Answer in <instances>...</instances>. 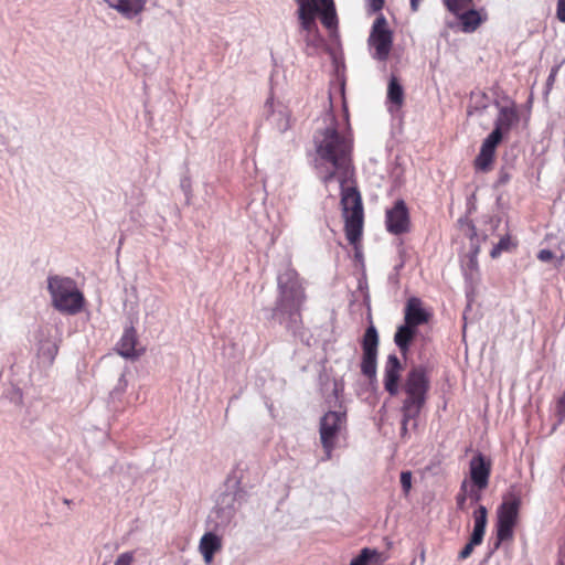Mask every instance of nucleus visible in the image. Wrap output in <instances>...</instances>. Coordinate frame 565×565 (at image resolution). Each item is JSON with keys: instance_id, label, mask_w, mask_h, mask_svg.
Returning <instances> with one entry per match:
<instances>
[{"instance_id": "b1692460", "label": "nucleus", "mask_w": 565, "mask_h": 565, "mask_svg": "<svg viewBox=\"0 0 565 565\" xmlns=\"http://www.w3.org/2000/svg\"><path fill=\"white\" fill-rule=\"evenodd\" d=\"M299 8H298V18H303V17H311V18H316V15L318 14V11L320 10V4L315 2L313 0L309 1V0H301V1H297Z\"/></svg>"}, {"instance_id": "f03ea898", "label": "nucleus", "mask_w": 565, "mask_h": 565, "mask_svg": "<svg viewBox=\"0 0 565 565\" xmlns=\"http://www.w3.org/2000/svg\"><path fill=\"white\" fill-rule=\"evenodd\" d=\"M315 143L318 157L339 170L340 177L353 174V139L350 134H342L332 125L316 136Z\"/></svg>"}, {"instance_id": "ddd939ff", "label": "nucleus", "mask_w": 565, "mask_h": 565, "mask_svg": "<svg viewBox=\"0 0 565 565\" xmlns=\"http://www.w3.org/2000/svg\"><path fill=\"white\" fill-rule=\"evenodd\" d=\"M499 106V114L494 121V129L498 130L503 137L511 128L520 120L519 111L514 103L510 105Z\"/></svg>"}, {"instance_id": "9d476101", "label": "nucleus", "mask_w": 565, "mask_h": 565, "mask_svg": "<svg viewBox=\"0 0 565 565\" xmlns=\"http://www.w3.org/2000/svg\"><path fill=\"white\" fill-rule=\"evenodd\" d=\"M385 226L387 232L394 235H403L411 231L409 210L404 200H397L386 210Z\"/></svg>"}, {"instance_id": "58836bf2", "label": "nucleus", "mask_w": 565, "mask_h": 565, "mask_svg": "<svg viewBox=\"0 0 565 565\" xmlns=\"http://www.w3.org/2000/svg\"><path fill=\"white\" fill-rule=\"evenodd\" d=\"M558 73V66H554L552 70H551V73L547 77V86H552L556 79V75Z\"/></svg>"}, {"instance_id": "c85d7f7f", "label": "nucleus", "mask_w": 565, "mask_h": 565, "mask_svg": "<svg viewBox=\"0 0 565 565\" xmlns=\"http://www.w3.org/2000/svg\"><path fill=\"white\" fill-rule=\"evenodd\" d=\"M468 501V481L463 480L460 484V489L456 495V504L457 509L460 511H466Z\"/></svg>"}, {"instance_id": "1a4fd4ad", "label": "nucleus", "mask_w": 565, "mask_h": 565, "mask_svg": "<svg viewBox=\"0 0 565 565\" xmlns=\"http://www.w3.org/2000/svg\"><path fill=\"white\" fill-rule=\"evenodd\" d=\"M379 334L376 328L371 324L364 332L362 339V362L361 372L372 379L376 375Z\"/></svg>"}, {"instance_id": "72a5a7b5", "label": "nucleus", "mask_w": 565, "mask_h": 565, "mask_svg": "<svg viewBox=\"0 0 565 565\" xmlns=\"http://www.w3.org/2000/svg\"><path fill=\"white\" fill-rule=\"evenodd\" d=\"M401 484L405 495H407L412 488V472L411 471H402L401 472Z\"/></svg>"}, {"instance_id": "cd10ccee", "label": "nucleus", "mask_w": 565, "mask_h": 565, "mask_svg": "<svg viewBox=\"0 0 565 565\" xmlns=\"http://www.w3.org/2000/svg\"><path fill=\"white\" fill-rule=\"evenodd\" d=\"M502 136L498 130H492V132L483 140L481 147L493 154H495L497 147L502 140Z\"/></svg>"}, {"instance_id": "7c9ffc66", "label": "nucleus", "mask_w": 565, "mask_h": 565, "mask_svg": "<svg viewBox=\"0 0 565 565\" xmlns=\"http://www.w3.org/2000/svg\"><path fill=\"white\" fill-rule=\"evenodd\" d=\"M298 19H299L301 30L305 31L308 36L311 34L318 33L316 18L303 17V18H298Z\"/></svg>"}, {"instance_id": "a878e982", "label": "nucleus", "mask_w": 565, "mask_h": 565, "mask_svg": "<svg viewBox=\"0 0 565 565\" xmlns=\"http://www.w3.org/2000/svg\"><path fill=\"white\" fill-rule=\"evenodd\" d=\"M516 242H513L509 235L500 238L499 243L492 248L490 255L492 258H497L502 252H509L515 248Z\"/></svg>"}, {"instance_id": "c756f323", "label": "nucleus", "mask_w": 565, "mask_h": 565, "mask_svg": "<svg viewBox=\"0 0 565 565\" xmlns=\"http://www.w3.org/2000/svg\"><path fill=\"white\" fill-rule=\"evenodd\" d=\"M482 542H483L482 539H477L476 540L473 535H470L468 543L460 551V553L458 555V558L461 559V561L468 558L472 554L475 547L479 546L480 544H482Z\"/></svg>"}, {"instance_id": "f3484780", "label": "nucleus", "mask_w": 565, "mask_h": 565, "mask_svg": "<svg viewBox=\"0 0 565 565\" xmlns=\"http://www.w3.org/2000/svg\"><path fill=\"white\" fill-rule=\"evenodd\" d=\"M455 15L461 24V30L466 33L475 32L486 20V15L481 11L475 10L471 7Z\"/></svg>"}, {"instance_id": "ea45409f", "label": "nucleus", "mask_w": 565, "mask_h": 565, "mask_svg": "<svg viewBox=\"0 0 565 565\" xmlns=\"http://www.w3.org/2000/svg\"><path fill=\"white\" fill-rule=\"evenodd\" d=\"M423 0H409V6L413 12H417Z\"/></svg>"}, {"instance_id": "dca6fc26", "label": "nucleus", "mask_w": 565, "mask_h": 565, "mask_svg": "<svg viewBox=\"0 0 565 565\" xmlns=\"http://www.w3.org/2000/svg\"><path fill=\"white\" fill-rule=\"evenodd\" d=\"M417 334V327L405 323L399 326L394 334V342L403 356L409 352L413 340Z\"/></svg>"}, {"instance_id": "f8f14e48", "label": "nucleus", "mask_w": 565, "mask_h": 565, "mask_svg": "<svg viewBox=\"0 0 565 565\" xmlns=\"http://www.w3.org/2000/svg\"><path fill=\"white\" fill-rule=\"evenodd\" d=\"M402 370L403 365L399 359L395 354H390L385 363L383 383L385 391L391 396H396L402 391V386H399Z\"/></svg>"}, {"instance_id": "2eb2a0df", "label": "nucleus", "mask_w": 565, "mask_h": 565, "mask_svg": "<svg viewBox=\"0 0 565 565\" xmlns=\"http://www.w3.org/2000/svg\"><path fill=\"white\" fill-rule=\"evenodd\" d=\"M107 4L115 9L126 19H134L140 15L145 8L147 0H105Z\"/></svg>"}, {"instance_id": "412c9836", "label": "nucleus", "mask_w": 565, "mask_h": 565, "mask_svg": "<svg viewBox=\"0 0 565 565\" xmlns=\"http://www.w3.org/2000/svg\"><path fill=\"white\" fill-rule=\"evenodd\" d=\"M318 13L320 14V20L324 28L329 30L337 28L338 17L333 1L320 4Z\"/></svg>"}, {"instance_id": "7ed1b4c3", "label": "nucleus", "mask_w": 565, "mask_h": 565, "mask_svg": "<svg viewBox=\"0 0 565 565\" xmlns=\"http://www.w3.org/2000/svg\"><path fill=\"white\" fill-rule=\"evenodd\" d=\"M348 177H340L341 185V206L344 217V232L347 239L353 246H356L361 241L363 232V203L362 198L356 186L347 185Z\"/></svg>"}, {"instance_id": "6ab92c4d", "label": "nucleus", "mask_w": 565, "mask_h": 565, "mask_svg": "<svg viewBox=\"0 0 565 565\" xmlns=\"http://www.w3.org/2000/svg\"><path fill=\"white\" fill-rule=\"evenodd\" d=\"M137 334L134 328L126 329L117 343V351L124 358H134L136 353Z\"/></svg>"}, {"instance_id": "4468645a", "label": "nucleus", "mask_w": 565, "mask_h": 565, "mask_svg": "<svg viewBox=\"0 0 565 565\" xmlns=\"http://www.w3.org/2000/svg\"><path fill=\"white\" fill-rule=\"evenodd\" d=\"M429 315L423 308V302L417 297H412L407 300L404 310V322L409 326L418 327L427 323Z\"/></svg>"}, {"instance_id": "423d86ee", "label": "nucleus", "mask_w": 565, "mask_h": 565, "mask_svg": "<svg viewBox=\"0 0 565 565\" xmlns=\"http://www.w3.org/2000/svg\"><path fill=\"white\" fill-rule=\"evenodd\" d=\"M49 291L53 306L61 312L77 313L83 307L84 297L71 278L53 276L49 278Z\"/></svg>"}, {"instance_id": "473e14b6", "label": "nucleus", "mask_w": 565, "mask_h": 565, "mask_svg": "<svg viewBox=\"0 0 565 565\" xmlns=\"http://www.w3.org/2000/svg\"><path fill=\"white\" fill-rule=\"evenodd\" d=\"M135 562V552H124L116 558L114 565H132Z\"/></svg>"}, {"instance_id": "20e7f679", "label": "nucleus", "mask_w": 565, "mask_h": 565, "mask_svg": "<svg viewBox=\"0 0 565 565\" xmlns=\"http://www.w3.org/2000/svg\"><path fill=\"white\" fill-rule=\"evenodd\" d=\"M279 298L276 312L288 317L290 324L301 322V307L306 300L305 289L299 275L294 269H288L278 277Z\"/></svg>"}, {"instance_id": "aec40b11", "label": "nucleus", "mask_w": 565, "mask_h": 565, "mask_svg": "<svg viewBox=\"0 0 565 565\" xmlns=\"http://www.w3.org/2000/svg\"><path fill=\"white\" fill-rule=\"evenodd\" d=\"M472 518H473V531H472L471 535H473L476 540L477 539L483 540L484 534H486L487 524H488V509L484 505L479 504L477 507V509L473 511Z\"/></svg>"}, {"instance_id": "2f4dec72", "label": "nucleus", "mask_w": 565, "mask_h": 565, "mask_svg": "<svg viewBox=\"0 0 565 565\" xmlns=\"http://www.w3.org/2000/svg\"><path fill=\"white\" fill-rule=\"evenodd\" d=\"M487 488H479L478 486L468 483V500H470L471 504H477L482 499V491Z\"/></svg>"}, {"instance_id": "9b49d317", "label": "nucleus", "mask_w": 565, "mask_h": 565, "mask_svg": "<svg viewBox=\"0 0 565 565\" xmlns=\"http://www.w3.org/2000/svg\"><path fill=\"white\" fill-rule=\"evenodd\" d=\"M492 462L483 454L478 452L469 463L471 483L479 488H488L491 475Z\"/></svg>"}, {"instance_id": "bb28decb", "label": "nucleus", "mask_w": 565, "mask_h": 565, "mask_svg": "<svg viewBox=\"0 0 565 565\" xmlns=\"http://www.w3.org/2000/svg\"><path fill=\"white\" fill-rule=\"evenodd\" d=\"M379 556L380 554L376 550L364 547L361 553L350 562V565H367V563L377 559Z\"/></svg>"}, {"instance_id": "0eeeda50", "label": "nucleus", "mask_w": 565, "mask_h": 565, "mask_svg": "<svg viewBox=\"0 0 565 565\" xmlns=\"http://www.w3.org/2000/svg\"><path fill=\"white\" fill-rule=\"evenodd\" d=\"M347 427V414L344 412L329 411L320 419L319 435L324 451L323 460L332 458V451L337 447L338 438Z\"/></svg>"}, {"instance_id": "e433bc0d", "label": "nucleus", "mask_w": 565, "mask_h": 565, "mask_svg": "<svg viewBox=\"0 0 565 565\" xmlns=\"http://www.w3.org/2000/svg\"><path fill=\"white\" fill-rule=\"evenodd\" d=\"M556 15L561 22L565 23V0L557 1Z\"/></svg>"}, {"instance_id": "a211bd4d", "label": "nucleus", "mask_w": 565, "mask_h": 565, "mask_svg": "<svg viewBox=\"0 0 565 565\" xmlns=\"http://www.w3.org/2000/svg\"><path fill=\"white\" fill-rule=\"evenodd\" d=\"M221 548V539L212 532L205 533L200 540L199 550L206 564L212 563L214 554L218 552Z\"/></svg>"}, {"instance_id": "c9c22d12", "label": "nucleus", "mask_w": 565, "mask_h": 565, "mask_svg": "<svg viewBox=\"0 0 565 565\" xmlns=\"http://www.w3.org/2000/svg\"><path fill=\"white\" fill-rule=\"evenodd\" d=\"M335 177H338V179L340 180V173H339V170H335L333 168V170H330L328 171L322 178V182L328 185Z\"/></svg>"}, {"instance_id": "6e6552de", "label": "nucleus", "mask_w": 565, "mask_h": 565, "mask_svg": "<svg viewBox=\"0 0 565 565\" xmlns=\"http://www.w3.org/2000/svg\"><path fill=\"white\" fill-rule=\"evenodd\" d=\"M393 43V33L383 15L376 18L373 23L369 44L374 49L373 57L379 61H386Z\"/></svg>"}, {"instance_id": "4be33fe9", "label": "nucleus", "mask_w": 565, "mask_h": 565, "mask_svg": "<svg viewBox=\"0 0 565 565\" xmlns=\"http://www.w3.org/2000/svg\"><path fill=\"white\" fill-rule=\"evenodd\" d=\"M387 99L398 107L404 103V89L395 76H392L388 82Z\"/></svg>"}, {"instance_id": "393cba45", "label": "nucleus", "mask_w": 565, "mask_h": 565, "mask_svg": "<svg viewBox=\"0 0 565 565\" xmlns=\"http://www.w3.org/2000/svg\"><path fill=\"white\" fill-rule=\"evenodd\" d=\"M445 8L455 14H459L461 11L473 6V0H441Z\"/></svg>"}, {"instance_id": "39448f33", "label": "nucleus", "mask_w": 565, "mask_h": 565, "mask_svg": "<svg viewBox=\"0 0 565 565\" xmlns=\"http://www.w3.org/2000/svg\"><path fill=\"white\" fill-rule=\"evenodd\" d=\"M522 499L519 494L510 493L497 509L495 541L493 548L498 550L502 543L512 542L514 530L519 523Z\"/></svg>"}, {"instance_id": "4c0bfd02", "label": "nucleus", "mask_w": 565, "mask_h": 565, "mask_svg": "<svg viewBox=\"0 0 565 565\" xmlns=\"http://www.w3.org/2000/svg\"><path fill=\"white\" fill-rule=\"evenodd\" d=\"M385 0H369V7L372 12H379L383 9Z\"/></svg>"}, {"instance_id": "f704fd0d", "label": "nucleus", "mask_w": 565, "mask_h": 565, "mask_svg": "<svg viewBox=\"0 0 565 565\" xmlns=\"http://www.w3.org/2000/svg\"><path fill=\"white\" fill-rule=\"evenodd\" d=\"M536 257L542 263H550L555 259V254L550 249H541Z\"/></svg>"}, {"instance_id": "5701e85b", "label": "nucleus", "mask_w": 565, "mask_h": 565, "mask_svg": "<svg viewBox=\"0 0 565 565\" xmlns=\"http://www.w3.org/2000/svg\"><path fill=\"white\" fill-rule=\"evenodd\" d=\"M494 158H495V154H493L492 152H490L481 147L480 152L476 157L475 162H473L476 170L481 171V172L490 171L492 169Z\"/></svg>"}, {"instance_id": "f257e3e1", "label": "nucleus", "mask_w": 565, "mask_h": 565, "mask_svg": "<svg viewBox=\"0 0 565 565\" xmlns=\"http://www.w3.org/2000/svg\"><path fill=\"white\" fill-rule=\"evenodd\" d=\"M430 390V377L428 370L423 365L413 366L406 374L402 384L404 398L401 406V436L408 434V423L415 420L424 409L428 392Z\"/></svg>"}]
</instances>
